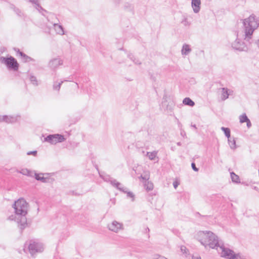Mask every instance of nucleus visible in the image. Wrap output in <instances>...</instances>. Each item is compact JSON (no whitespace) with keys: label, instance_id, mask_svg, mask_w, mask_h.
<instances>
[{"label":"nucleus","instance_id":"obj_1","mask_svg":"<svg viewBox=\"0 0 259 259\" xmlns=\"http://www.w3.org/2000/svg\"><path fill=\"white\" fill-rule=\"evenodd\" d=\"M15 210V215H10L8 219L16 221L18 227L23 230L27 225L26 215L27 213L28 204L23 198L19 199L13 205Z\"/></svg>","mask_w":259,"mask_h":259},{"label":"nucleus","instance_id":"obj_2","mask_svg":"<svg viewBox=\"0 0 259 259\" xmlns=\"http://www.w3.org/2000/svg\"><path fill=\"white\" fill-rule=\"evenodd\" d=\"M197 240L205 248L208 246L214 249L219 245L217 236L211 231H200L197 233Z\"/></svg>","mask_w":259,"mask_h":259},{"label":"nucleus","instance_id":"obj_3","mask_svg":"<svg viewBox=\"0 0 259 259\" xmlns=\"http://www.w3.org/2000/svg\"><path fill=\"white\" fill-rule=\"evenodd\" d=\"M244 39L251 44L253 42L252 36L254 31L259 26V20L255 16L251 15L243 20Z\"/></svg>","mask_w":259,"mask_h":259},{"label":"nucleus","instance_id":"obj_4","mask_svg":"<svg viewBox=\"0 0 259 259\" xmlns=\"http://www.w3.org/2000/svg\"><path fill=\"white\" fill-rule=\"evenodd\" d=\"M1 63L6 65L9 70L17 71L19 65L15 58L12 56L9 57H1L0 58Z\"/></svg>","mask_w":259,"mask_h":259},{"label":"nucleus","instance_id":"obj_5","mask_svg":"<svg viewBox=\"0 0 259 259\" xmlns=\"http://www.w3.org/2000/svg\"><path fill=\"white\" fill-rule=\"evenodd\" d=\"M218 247H219L220 250L221 251L220 253L222 257L227 259H235V256L234 255L235 253L234 251L229 248L225 247L223 243H222L219 241L218 246H216L215 248L218 249Z\"/></svg>","mask_w":259,"mask_h":259},{"label":"nucleus","instance_id":"obj_6","mask_svg":"<svg viewBox=\"0 0 259 259\" xmlns=\"http://www.w3.org/2000/svg\"><path fill=\"white\" fill-rule=\"evenodd\" d=\"M28 250L31 255L35 253L41 252L44 250L43 245L41 243L34 240H30L28 245Z\"/></svg>","mask_w":259,"mask_h":259},{"label":"nucleus","instance_id":"obj_7","mask_svg":"<svg viewBox=\"0 0 259 259\" xmlns=\"http://www.w3.org/2000/svg\"><path fill=\"white\" fill-rule=\"evenodd\" d=\"M65 140L64 136L60 134L49 135L44 139L45 142H49L51 144H56L57 143L64 142Z\"/></svg>","mask_w":259,"mask_h":259},{"label":"nucleus","instance_id":"obj_8","mask_svg":"<svg viewBox=\"0 0 259 259\" xmlns=\"http://www.w3.org/2000/svg\"><path fill=\"white\" fill-rule=\"evenodd\" d=\"M231 47L233 50L239 52L247 51L248 50L247 45L238 38L232 43Z\"/></svg>","mask_w":259,"mask_h":259},{"label":"nucleus","instance_id":"obj_9","mask_svg":"<svg viewBox=\"0 0 259 259\" xmlns=\"http://www.w3.org/2000/svg\"><path fill=\"white\" fill-rule=\"evenodd\" d=\"M150 178V174L149 171L145 172L144 175H141L139 179H142L145 181L144 188L147 191H151L153 189V184L152 182L148 181Z\"/></svg>","mask_w":259,"mask_h":259},{"label":"nucleus","instance_id":"obj_10","mask_svg":"<svg viewBox=\"0 0 259 259\" xmlns=\"http://www.w3.org/2000/svg\"><path fill=\"white\" fill-rule=\"evenodd\" d=\"M108 228L110 231L117 233L119 230L122 229V224L114 221L108 225Z\"/></svg>","mask_w":259,"mask_h":259},{"label":"nucleus","instance_id":"obj_11","mask_svg":"<svg viewBox=\"0 0 259 259\" xmlns=\"http://www.w3.org/2000/svg\"><path fill=\"white\" fill-rule=\"evenodd\" d=\"M63 64V61L60 58H54L50 61L49 67L53 70L56 69L59 66Z\"/></svg>","mask_w":259,"mask_h":259},{"label":"nucleus","instance_id":"obj_12","mask_svg":"<svg viewBox=\"0 0 259 259\" xmlns=\"http://www.w3.org/2000/svg\"><path fill=\"white\" fill-rule=\"evenodd\" d=\"M15 51L19 54V55L23 58L24 61L25 62H30V61H34V59L31 58L30 57L27 56L23 52H21L18 49H15Z\"/></svg>","mask_w":259,"mask_h":259},{"label":"nucleus","instance_id":"obj_13","mask_svg":"<svg viewBox=\"0 0 259 259\" xmlns=\"http://www.w3.org/2000/svg\"><path fill=\"white\" fill-rule=\"evenodd\" d=\"M221 89V99L222 100L224 101L228 98L229 96L231 94V93L233 92V91L225 88H223Z\"/></svg>","mask_w":259,"mask_h":259},{"label":"nucleus","instance_id":"obj_14","mask_svg":"<svg viewBox=\"0 0 259 259\" xmlns=\"http://www.w3.org/2000/svg\"><path fill=\"white\" fill-rule=\"evenodd\" d=\"M35 179L44 183H49V180L47 178H45V176L42 175V173H35L34 174Z\"/></svg>","mask_w":259,"mask_h":259},{"label":"nucleus","instance_id":"obj_15","mask_svg":"<svg viewBox=\"0 0 259 259\" xmlns=\"http://www.w3.org/2000/svg\"><path fill=\"white\" fill-rule=\"evenodd\" d=\"M53 25L57 33L60 35H63L64 34V29L62 25H59L57 23H54Z\"/></svg>","mask_w":259,"mask_h":259},{"label":"nucleus","instance_id":"obj_16","mask_svg":"<svg viewBox=\"0 0 259 259\" xmlns=\"http://www.w3.org/2000/svg\"><path fill=\"white\" fill-rule=\"evenodd\" d=\"M191 51V49L190 48V46L187 44H184L183 46L181 53L183 55H188L190 52Z\"/></svg>","mask_w":259,"mask_h":259},{"label":"nucleus","instance_id":"obj_17","mask_svg":"<svg viewBox=\"0 0 259 259\" xmlns=\"http://www.w3.org/2000/svg\"><path fill=\"white\" fill-rule=\"evenodd\" d=\"M16 120V118L14 117L8 116V115H4L2 116V121H5L7 123H12Z\"/></svg>","mask_w":259,"mask_h":259},{"label":"nucleus","instance_id":"obj_18","mask_svg":"<svg viewBox=\"0 0 259 259\" xmlns=\"http://www.w3.org/2000/svg\"><path fill=\"white\" fill-rule=\"evenodd\" d=\"M181 250L183 253V254H185V256L186 257H187L188 259H190L191 257L192 259H193L194 255L193 254H190L189 253V250L185 246H181Z\"/></svg>","mask_w":259,"mask_h":259},{"label":"nucleus","instance_id":"obj_19","mask_svg":"<svg viewBox=\"0 0 259 259\" xmlns=\"http://www.w3.org/2000/svg\"><path fill=\"white\" fill-rule=\"evenodd\" d=\"M63 81H60L59 82L54 81L53 84V90L55 91L59 92L61 86L63 83Z\"/></svg>","mask_w":259,"mask_h":259},{"label":"nucleus","instance_id":"obj_20","mask_svg":"<svg viewBox=\"0 0 259 259\" xmlns=\"http://www.w3.org/2000/svg\"><path fill=\"white\" fill-rule=\"evenodd\" d=\"M228 143L231 149L234 150L236 148V140L234 138H228Z\"/></svg>","mask_w":259,"mask_h":259},{"label":"nucleus","instance_id":"obj_21","mask_svg":"<svg viewBox=\"0 0 259 259\" xmlns=\"http://www.w3.org/2000/svg\"><path fill=\"white\" fill-rule=\"evenodd\" d=\"M183 104L185 105L192 107L194 105V102L190 98L186 97L184 99L183 101Z\"/></svg>","mask_w":259,"mask_h":259},{"label":"nucleus","instance_id":"obj_22","mask_svg":"<svg viewBox=\"0 0 259 259\" xmlns=\"http://www.w3.org/2000/svg\"><path fill=\"white\" fill-rule=\"evenodd\" d=\"M11 9H13L14 11L16 13V14L22 17L23 16V14L22 13L20 10H19L18 8H17L14 5L11 4L10 6Z\"/></svg>","mask_w":259,"mask_h":259},{"label":"nucleus","instance_id":"obj_23","mask_svg":"<svg viewBox=\"0 0 259 259\" xmlns=\"http://www.w3.org/2000/svg\"><path fill=\"white\" fill-rule=\"evenodd\" d=\"M231 177L233 182L236 183H240V179L239 176L236 175L234 172H231Z\"/></svg>","mask_w":259,"mask_h":259},{"label":"nucleus","instance_id":"obj_24","mask_svg":"<svg viewBox=\"0 0 259 259\" xmlns=\"http://www.w3.org/2000/svg\"><path fill=\"white\" fill-rule=\"evenodd\" d=\"M42 175L45 176V178H47L49 180V183H52L55 179L51 177L53 175V173H42Z\"/></svg>","mask_w":259,"mask_h":259},{"label":"nucleus","instance_id":"obj_25","mask_svg":"<svg viewBox=\"0 0 259 259\" xmlns=\"http://www.w3.org/2000/svg\"><path fill=\"white\" fill-rule=\"evenodd\" d=\"M157 154V152L156 151H154L152 152H147V156L148 157V158L152 160L155 159Z\"/></svg>","mask_w":259,"mask_h":259},{"label":"nucleus","instance_id":"obj_26","mask_svg":"<svg viewBox=\"0 0 259 259\" xmlns=\"http://www.w3.org/2000/svg\"><path fill=\"white\" fill-rule=\"evenodd\" d=\"M222 131H223L224 132V134L225 136L228 138H229L231 137V132L230 130L228 127H221Z\"/></svg>","mask_w":259,"mask_h":259},{"label":"nucleus","instance_id":"obj_27","mask_svg":"<svg viewBox=\"0 0 259 259\" xmlns=\"http://www.w3.org/2000/svg\"><path fill=\"white\" fill-rule=\"evenodd\" d=\"M99 175H100V177L105 182H109L110 183V181L112 179V178L110 177V176L109 175H101V174H99Z\"/></svg>","mask_w":259,"mask_h":259},{"label":"nucleus","instance_id":"obj_28","mask_svg":"<svg viewBox=\"0 0 259 259\" xmlns=\"http://www.w3.org/2000/svg\"><path fill=\"white\" fill-rule=\"evenodd\" d=\"M239 119L240 123H244L247 121V120H248L249 119L246 116V114L243 113V114L240 116Z\"/></svg>","mask_w":259,"mask_h":259},{"label":"nucleus","instance_id":"obj_29","mask_svg":"<svg viewBox=\"0 0 259 259\" xmlns=\"http://www.w3.org/2000/svg\"><path fill=\"white\" fill-rule=\"evenodd\" d=\"M30 82L34 85H38L37 80L36 77L33 75H31L29 77Z\"/></svg>","mask_w":259,"mask_h":259},{"label":"nucleus","instance_id":"obj_30","mask_svg":"<svg viewBox=\"0 0 259 259\" xmlns=\"http://www.w3.org/2000/svg\"><path fill=\"white\" fill-rule=\"evenodd\" d=\"M201 4L200 0H195V13L199 12L200 9V5Z\"/></svg>","mask_w":259,"mask_h":259},{"label":"nucleus","instance_id":"obj_31","mask_svg":"<svg viewBox=\"0 0 259 259\" xmlns=\"http://www.w3.org/2000/svg\"><path fill=\"white\" fill-rule=\"evenodd\" d=\"M110 184L114 187L119 185H121V184L117 182L115 179L112 178L110 182Z\"/></svg>","mask_w":259,"mask_h":259},{"label":"nucleus","instance_id":"obj_32","mask_svg":"<svg viewBox=\"0 0 259 259\" xmlns=\"http://www.w3.org/2000/svg\"><path fill=\"white\" fill-rule=\"evenodd\" d=\"M128 57H129V58L132 60V61H133V62L136 64H141V62L139 60H136V59L134 58V56L132 55V54H129L128 55Z\"/></svg>","mask_w":259,"mask_h":259},{"label":"nucleus","instance_id":"obj_33","mask_svg":"<svg viewBox=\"0 0 259 259\" xmlns=\"http://www.w3.org/2000/svg\"><path fill=\"white\" fill-rule=\"evenodd\" d=\"M124 7L130 11H133L134 10V6L131 4L126 3L124 5Z\"/></svg>","mask_w":259,"mask_h":259},{"label":"nucleus","instance_id":"obj_34","mask_svg":"<svg viewBox=\"0 0 259 259\" xmlns=\"http://www.w3.org/2000/svg\"><path fill=\"white\" fill-rule=\"evenodd\" d=\"M115 188L123 193L127 192V188L123 187L122 185L116 186Z\"/></svg>","mask_w":259,"mask_h":259},{"label":"nucleus","instance_id":"obj_35","mask_svg":"<svg viewBox=\"0 0 259 259\" xmlns=\"http://www.w3.org/2000/svg\"><path fill=\"white\" fill-rule=\"evenodd\" d=\"M29 2L32 3V4H35L36 5V7H36L37 9H38V8H39L41 10L45 11L41 8V7L38 4L37 0H29Z\"/></svg>","mask_w":259,"mask_h":259},{"label":"nucleus","instance_id":"obj_36","mask_svg":"<svg viewBox=\"0 0 259 259\" xmlns=\"http://www.w3.org/2000/svg\"><path fill=\"white\" fill-rule=\"evenodd\" d=\"M234 256H235V259H246L244 256L240 253L235 254Z\"/></svg>","mask_w":259,"mask_h":259},{"label":"nucleus","instance_id":"obj_37","mask_svg":"<svg viewBox=\"0 0 259 259\" xmlns=\"http://www.w3.org/2000/svg\"><path fill=\"white\" fill-rule=\"evenodd\" d=\"M125 193L127 194V197H130V198H132V201H133L134 200V196H135V195H134V194L132 192L127 191V192H125Z\"/></svg>","mask_w":259,"mask_h":259},{"label":"nucleus","instance_id":"obj_38","mask_svg":"<svg viewBox=\"0 0 259 259\" xmlns=\"http://www.w3.org/2000/svg\"><path fill=\"white\" fill-rule=\"evenodd\" d=\"M29 170L27 169H22L21 170L19 171L18 172L24 175H28L29 174Z\"/></svg>","mask_w":259,"mask_h":259},{"label":"nucleus","instance_id":"obj_39","mask_svg":"<svg viewBox=\"0 0 259 259\" xmlns=\"http://www.w3.org/2000/svg\"><path fill=\"white\" fill-rule=\"evenodd\" d=\"M37 152L36 150L32 151H29L27 153V155H32L34 156H36Z\"/></svg>","mask_w":259,"mask_h":259},{"label":"nucleus","instance_id":"obj_40","mask_svg":"<svg viewBox=\"0 0 259 259\" xmlns=\"http://www.w3.org/2000/svg\"><path fill=\"white\" fill-rule=\"evenodd\" d=\"M153 259H167L163 256H161L158 254H156L154 256Z\"/></svg>","mask_w":259,"mask_h":259},{"label":"nucleus","instance_id":"obj_41","mask_svg":"<svg viewBox=\"0 0 259 259\" xmlns=\"http://www.w3.org/2000/svg\"><path fill=\"white\" fill-rule=\"evenodd\" d=\"M179 185V183L177 181H174L173 183V186L175 189H176L178 187Z\"/></svg>","mask_w":259,"mask_h":259},{"label":"nucleus","instance_id":"obj_42","mask_svg":"<svg viewBox=\"0 0 259 259\" xmlns=\"http://www.w3.org/2000/svg\"><path fill=\"white\" fill-rule=\"evenodd\" d=\"M246 122L247 123V126L248 127H250L251 126V123L249 119H248V120H247V121H246Z\"/></svg>","mask_w":259,"mask_h":259},{"label":"nucleus","instance_id":"obj_43","mask_svg":"<svg viewBox=\"0 0 259 259\" xmlns=\"http://www.w3.org/2000/svg\"><path fill=\"white\" fill-rule=\"evenodd\" d=\"M182 23L183 24H184V25H187L188 22V21H187V19H185L184 20H183V21L182 22Z\"/></svg>","mask_w":259,"mask_h":259},{"label":"nucleus","instance_id":"obj_44","mask_svg":"<svg viewBox=\"0 0 259 259\" xmlns=\"http://www.w3.org/2000/svg\"><path fill=\"white\" fill-rule=\"evenodd\" d=\"M191 6H192V7L193 10L194 11V0H192Z\"/></svg>","mask_w":259,"mask_h":259},{"label":"nucleus","instance_id":"obj_45","mask_svg":"<svg viewBox=\"0 0 259 259\" xmlns=\"http://www.w3.org/2000/svg\"><path fill=\"white\" fill-rule=\"evenodd\" d=\"M255 44L257 45V46L259 48V38L258 39L255 40Z\"/></svg>","mask_w":259,"mask_h":259},{"label":"nucleus","instance_id":"obj_46","mask_svg":"<svg viewBox=\"0 0 259 259\" xmlns=\"http://www.w3.org/2000/svg\"><path fill=\"white\" fill-rule=\"evenodd\" d=\"M191 167H192V168L193 170H194V167H195V165H194V161H192V163H191Z\"/></svg>","mask_w":259,"mask_h":259},{"label":"nucleus","instance_id":"obj_47","mask_svg":"<svg viewBox=\"0 0 259 259\" xmlns=\"http://www.w3.org/2000/svg\"><path fill=\"white\" fill-rule=\"evenodd\" d=\"M181 135L182 136L184 137V136L186 135V133L184 131H181Z\"/></svg>","mask_w":259,"mask_h":259},{"label":"nucleus","instance_id":"obj_48","mask_svg":"<svg viewBox=\"0 0 259 259\" xmlns=\"http://www.w3.org/2000/svg\"><path fill=\"white\" fill-rule=\"evenodd\" d=\"M177 144L178 146H181V142H178L177 143Z\"/></svg>","mask_w":259,"mask_h":259},{"label":"nucleus","instance_id":"obj_49","mask_svg":"<svg viewBox=\"0 0 259 259\" xmlns=\"http://www.w3.org/2000/svg\"><path fill=\"white\" fill-rule=\"evenodd\" d=\"M196 215H200V213L199 212H195V216Z\"/></svg>","mask_w":259,"mask_h":259},{"label":"nucleus","instance_id":"obj_50","mask_svg":"<svg viewBox=\"0 0 259 259\" xmlns=\"http://www.w3.org/2000/svg\"><path fill=\"white\" fill-rule=\"evenodd\" d=\"M198 170V168H197L196 166H195V171H197Z\"/></svg>","mask_w":259,"mask_h":259},{"label":"nucleus","instance_id":"obj_51","mask_svg":"<svg viewBox=\"0 0 259 259\" xmlns=\"http://www.w3.org/2000/svg\"><path fill=\"white\" fill-rule=\"evenodd\" d=\"M146 230H147L148 232H149L150 231V230H149V229L148 228H147L146 229Z\"/></svg>","mask_w":259,"mask_h":259},{"label":"nucleus","instance_id":"obj_52","mask_svg":"<svg viewBox=\"0 0 259 259\" xmlns=\"http://www.w3.org/2000/svg\"><path fill=\"white\" fill-rule=\"evenodd\" d=\"M76 85L77 87L78 88H79V86H78V85L77 83H76Z\"/></svg>","mask_w":259,"mask_h":259},{"label":"nucleus","instance_id":"obj_53","mask_svg":"<svg viewBox=\"0 0 259 259\" xmlns=\"http://www.w3.org/2000/svg\"><path fill=\"white\" fill-rule=\"evenodd\" d=\"M1 121H2V116H0V122H1Z\"/></svg>","mask_w":259,"mask_h":259},{"label":"nucleus","instance_id":"obj_54","mask_svg":"<svg viewBox=\"0 0 259 259\" xmlns=\"http://www.w3.org/2000/svg\"><path fill=\"white\" fill-rule=\"evenodd\" d=\"M191 126L194 127V125H192V123L191 124Z\"/></svg>","mask_w":259,"mask_h":259}]
</instances>
